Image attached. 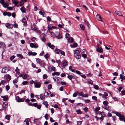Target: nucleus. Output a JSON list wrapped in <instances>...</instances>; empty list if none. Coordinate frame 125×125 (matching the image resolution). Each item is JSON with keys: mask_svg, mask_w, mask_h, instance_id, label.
<instances>
[{"mask_svg": "<svg viewBox=\"0 0 125 125\" xmlns=\"http://www.w3.org/2000/svg\"><path fill=\"white\" fill-rule=\"evenodd\" d=\"M23 100L22 98H19L18 102H23Z\"/></svg>", "mask_w": 125, "mask_h": 125, "instance_id": "nucleus-56", "label": "nucleus"}, {"mask_svg": "<svg viewBox=\"0 0 125 125\" xmlns=\"http://www.w3.org/2000/svg\"><path fill=\"white\" fill-rule=\"evenodd\" d=\"M30 46L31 48H37L38 47V46L37 43H31L30 44Z\"/></svg>", "mask_w": 125, "mask_h": 125, "instance_id": "nucleus-4", "label": "nucleus"}, {"mask_svg": "<svg viewBox=\"0 0 125 125\" xmlns=\"http://www.w3.org/2000/svg\"><path fill=\"white\" fill-rule=\"evenodd\" d=\"M31 65L32 67L33 68H36V69L38 68L36 66L35 64L33 63H31Z\"/></svg>", "mask_w": 125, "mask_h": 125, "instance_id": "nucleus-45", "label": "nucleus"}, {"mask_svg": "<svg viewBox=\"0 0 125 125\" xmlns=\"http://www.w3.org/2000/svg\"><path fill=\"white\" fill-rule=\"evenodd\" d=\"M96 19L99 21H102V20L100 16L98 14H97L96 16Z\"/></svg>", "mask_w": 125, "mask_h": 125, "instance_id": "nucleus-12", "label": "nucleus"}, {"mask_svg": "<svg viewBox=\"0 0 125 125\" xmlns=\"http://www.w3.org/2000/svg\"><path fill=\"white\" fill-rule=\"evenodd\" d=\"M3 2L1 3L3 7L5 8L9 6L8 4L7 3L4 2V0H3Z\"/></svg>", "mask_w": 125, "mask_h": 125, "instance_id": "nucleus-15", "label": "nucleus"}, {"mask_svg": "<svg viewBox=\"0 0 125 125\" xmlns=\"http://www.w3.org/2000/svg\"><path fill=\"white\" fill-rule=\"evenodd\" d=\"M18 82L17 80L16 79L13 80V83L14 84Z\"/></svg>", "mask_w": 125, "mask_h": 125, "instance_id": "nucleus-63", "label": "nucleus"}, {"mask_svg": "<svg viewBox=\"0 0 125 125\" xmlns=\"http://www.w3.org/2000/svg\"><path fill=\"white\" fill-rule=\"evenodd\" d=\"M5 26L8 29L12 28L13 26L12 24L8 23H6Z\"/></svg>", "mask_w": 125, "mask_h": 125, "instance_id": "nucleus-8", "label": "nucleus"}, {"mask_svg": "<svg viewBox=\"0 0 125 125\" xmlns=\"http://www.w3.org/2000/svg\"><path fill=\"white\" fill-rule=\"evenodd\" d=\"M61 83L62 85H66V83L64 82H61Z\"/></svg>", "mask_w": 125, "mask_h": 125, "instance_id": "nucleus-50", "label": "nucleus"}, {"mask_svg": "<svg viewBox=\"0 0 125 125\" xmlns=\"http://www.w3.org/2000/svg\"><path fill=\"white\" fill-rule=\"evenodd\" d=\"M43 104L47 108L48 106V104L47 102L46 101H45L43 103Z\"/></svg>", "mask_w": 125, "mask_h": 125, "instance_id": "nucleus-29", "label": "nucleus"}, {"mask_svg": "<svg viewBox=\"0 0 125 125\" xmlns=\"http://www.w3.org/2000/svg\"><path fill=\"white\" fill-rule=\"evenodd\" d=\"M83 92H81L79 93L78 95L79 96H83Z\"/></svg>", "mask_w": 125, "mask_h": 125, "instance_id": "nucleus-47", "label": "nucleus"}, {"mask_svg": "<svg viewBox=\"0 0 125 125\" xmlns=\"http://www.w3.org/2000/svg\"><path fill=\"white\" fill-rule=\"evenodd\" d=\"M42 40L44 42H45L46 41V39L45 37H43L42 38Z\"/></svg>", "mask_w": 125, "mask_h": 125, "instance_id": "nucleus-64", "label": "nucleus"}, {"mask_svg": "<svg viewBox=\"0 0 125 125\" xmlns=\"http://www.w3.org/2000/svg\"><path fill=\"white\" fill-rule=\"evenodd\" d=\"M84 22L85 24L87 25L88 28H89L90 27V25L89 22L86 20H84Z\"/></svg>", "mask_w": 125, "mask_h": 125, "instance_id": "nucleus-24", "label": "nucleus"}, {"mask_svg": "<svg viewBox=\"0 0 125 125\" xmlns=\"http://www.w3.org/2000/svg\"><path fill=\"white\" fill-rule=\"evenodd\" d=\"M68 65L67 62L66 61H64L63 63V65L64 66L67 65Z\"/></svg>", "mask_w": 125, "mask_h": 125, "instance_id": "nucleus-31", "label": "nucleus"}, {"mask_svg": "<svg viewBox=\"0 0 125 125\" xmlns=\"http://www.w3.org/2000/svg\"><path fill=\"white\" fill-rule=\"evenodd\" d=\"M8 104L7 102H4L2 105V108L4 110H6L7 109Z\"/></svg>", "mask_w": 125, "mask_h": 125, "instance_id": "nucleus-5", "label": "nucleus"}, {"mask_svg": "<svg viewBox=\"0 0 125 125\" xmlns=\"http://www.w3.org/2000/svg\"><path fill=\"white\" fill-rule=\"evenodd\" d=\"M12 3L16 5H17L18 4V2L16 0H12Z\"/></svg>", "mask_w": 125, "mask_h": 125, "instance_id": "nucleus-33", "label": "nucleus"}, {"mask_svg": "<svg viewBox=\"0 0 125 125\" xmlns=\"http://www.w3.org/2000/svg\"><path fill=\"white\" fill-rule=\"evenodd\" d=\"M75 72L77 74L79 75H81V74H82V73H81L80 71H76Z\"/></svg>", "mask_w": 125, "mask_h": 125, "instance_id": "nucleus-48", "label": "nucleus"}, {"mask_svg": "<svg viewBox=\"0 0 125 125\" xmlns=\"http://www.w3.org/2000/svg\"><path fill=\"white\" fill-rule=\"evenodd\" d=\"M81 56L80 55H77L75 57L76 59H79L80 58Z\"/></svg>", "mask_w": 125, "mask_h": 125, "instance_id": "nucleus-60", "label": "nucleus"}, {"mask_svg": "<svg viewBox=\"0 0 125 125\" xmlns=\"http://www.w3.org/2000/svg\"><path fill=\"white\" fill-rule=\"evenodd\" d=\"M31 29L35 31H37V28L35 27H32L31 28Z\"/></svg>", "mask_w": 125, "mask_h": 125, "instance_id": "nucleus-39", "label": "nucleus"}, {"mask_svg": "<svg viewBox=\"0 0 125 125\" xmlns=\"http://www.w3.org/2000/svg\"><path fill=\"white\" fill-rule=\"evenodd\" d=\"M9 71L8 68L6 67H4L2 69L1 71L2 73H6Z\"/></svg>", "mask_w": 125, "mask_h": 125, "instance_id": "nucleus-7", "label": "nucleus"}, {"mask_svg": "<svg viewBox=\"0 0 125 125\" xmlns=\"http://www.w3.org/2000/svg\"><path fill=\"white\" fill-rule=\"evenodd\" d=\"M84 102L85 103H88L90 102V100L89 99L85 100H84Z\"/></svg>", "mask_w": 125, "mask_h": 125, "instance_id": "nucleus-58", "label": "nucleus"}, {"mask_svg": "<svg viewBox=\"0 0 125 125\" xmlns=\"http://www.w3.org/2000/svg\"><path fill=\"white\" fill-rule=\"evenodd\" d=\"M53 79L55 81H57L58 82L60 80V78L58 77H53Z\"/></svg>", "mask_w": 125, "mask_h": 125, "instance_id": "nucleus-17", "label": "nucleus"}, {"mask_svg": "<svg viewBox=\"0 0 125 125\" xmlns=\"http://www.w3.org/2000/svg\"><path fill=\"white\" fill-rule=\"evenodd\" d=\"M115 13L117 15L119 16H121L123 17V16L121 14V12L117 11H116Z\"/></svg>", "mask_w": 125, "mask_h": 125, "instance_id": "nucleus-22", "label": "nucleus"}, {"mask_svg": "<svg viewBox=\"0 0 125 125\" xmlns=\"http://www.w3.org/2000/svg\"><path fill=\"white\" fill-rule=\"evenodd\" d=\"M60 73H59L57 72H56L52 73V76H54L55 75L59 76L60 75Z\"/></svg>", "mask_w": 125, "mask_h": 125, "instance_id": "nucleus-25", "label": "nucleus"}, {"mask_svg": "<svg viewBox=\"0 0 125 125\" xmlns=\"http://www.w3.org/2000/svg\"><path fill=\"white\" fill-rule=\"evenodd\" d=\"M104 94H103L102 95V97L104 99H106L107 98V96L108 95V94L107 93L104 92Z\"/></svg>", "mask_w": 125, "mask_h": 125, "instance_id": "nucleus-13", "label": "nucleus"}, {"mask_svg": "<svg viewBox=\"0 0 125 125\" xmlns=\"http://www.w3.org/2000/svg\"><path fill=\"white\" fill-rule=\"evenodd\" d=\"M48 92H49V91L48 90L45 91V92L44 94V96H45L46 97H48L49 95V94L48 93Z\"/></svg>", "mask_w": 125, "mask_h": 125, "instance_id": "nucleus-20", "label": "nucleus"}, {"mask_svg": "<svg viewBox=\"0 0 125 125\" xmlns=\"http://www.w3.org/2000/svg\"><path fill=\"white\" fill-rule=\"evenodd\" d=\"M20 10L23 13H24L26 12L24 6H23L20 9Z\"/></svg>", "mask_w": 125, "mask_h": 125, "instance_id": "nucleus-26", "label": "nucleus"}, {"mask_svg": "<svg viewBox=\"0 0 125 125\" xmlns=\"http://www.w3.org/2000/svg\"><path fill=\"white\" fill-rule=\"evenodd\" d=\"M54 51L57 54H61L64 56L65 55V52L60 49L56 48L55 49Z\"/></svg>", "mask_w": 125, "mask_h": 125, "instance_id": "nucleus-1", "label": "nucleus"}, {"mask_svg": "<svg viewBox=\"0 0 125 125\" xmlns=\"http://www.w3.org/2000/svg\"><path fill=\"white\" fill-rule=\"evenodd\" d=\"M77 43H74L73 44V47H76L77 46Z\"/></svg>", "mask_w": 125, "mask_h": 125, "instance_id": "nucleus-59", "label": "nucleus"}, {"mask_svg": "<svg viewBox=\"0 0 125 125\" xmlns=\"http://www.w3.org/2000/svg\"><path fill=\"white\" fill-rule=\"evenodd\" d=\"M19 77H22L23 79H25L27 78V76L26 74H23L20 75Z\"/></svg>", "mask_w": 125, "mask_h": 125, "instance_id": "nucleus-16", "label": "nucleus"}, {"mask_svg": "<svg viewBox=\"0 0 125 125\" xmlns=\"http://www.w3.org/2000/svg\"><path fill=\"white\" fill-rule=\"evenodd\" d=\"M17 56L19 57L21 59H22L23 58V56L21 54H18L17 55Z\"/></svg>", "mask_w": 125, "mask_h": 125, "instance_id": "nucleus-34", "label": "nucleus"}, {"mask_svg": "<svg viewBox=\"0 0 125 125\" xmlns=\"http://www.w3.org/2000/svg\"><path fill=\"white\" fill-rule=\"evenodd\" d=\"M15 57V56H14V55H13V56H11L10 57V60L11 61H12L13 60V59H14V58Z\"/></svg>", "mask_w": 125, "mask_h": 125, "instance_id": "nucleus-55", "label": "nucleus"}, {"mask_svg": "<svg viewBox=\"0 0 125 125\" xmlns=\"http://www.w3.org/2000/svg\"><path fill=\"white\" fill-rule=\"evenodd\" d=\"M36 62L42 67H44L45 65V63L43 62L39 58L36 59Z\"/></svg>", "mask_w": 125, "mask_h": 125, "instance_id": "nucleus-2", "label": "nucleus"}, {"mask_svg": "<svg viewBox=\"0 0 125 125\" xmlns=\"http://www.w3.org/2000/svg\"><path fill=\"white\" fill-rule=\"evenodd\" d=\"M124 75H123L122 74H120V79H124Z\"/></svg>", "mask_w": 125, "mask_h": 125, "instance_id": "nucleus-54", "label": "nucleus"}, {"mask_svg": "<svg viewBox=\"0 0 125 125\" xmlns=\"http://www.w3.org/2000/svg\"><path fill=\"white\" fill-rule=\"evenodd\" d=\"M0 47L3 49H4L5 48V44L1 42H0Z\"/></svg>", "mask_w": 125, "mask_h": 125, "instance_id": "nucleus-10", "label": "nucleus"}, {"mask_svg": "<svg viewBox=\"0 0 125 125\" xmlns=\"http://www.w3.org/2000/svg\"><path fill=\"white\" fill-rule=\"evenodd\" d=\"M48 71L49 72H52V71L55 72L56 71V69L53 66H49L48 67Z\"/></svg>", "mask_w": 125, "mask_h": 125, "instance_id": "nucleus-6", "label": "nucleus"}, {"mask_svg": "<svg viewBox=\"0 0 125 125\" xmlns=\"http://www.w3.org/2000/svg\"><path fill=\"white\" fill-rule=\"evenodd\" d=\"M28 54L29 55L35 56L37 55V53L35 52H28Z\"/></svg>", "mask_w": 125, "mask_h": 125, "instance_id": "nucleus-18", "label": "nucleus"}, {"mask_svg": "<svg viewBox=\"0 0 125 125\" xmlns=\"http://www.w3.org/2000/svg\"><path fill=\"white\" fill-rule=\"evenodd\" d=\"M103 103L104 105V106H106L108 104V103L107 101H104L103 102Z\"/></svg>", "mask_w": 125, "mask_h": 125, "instance_id": "nucleus-37", "label": "nucleus"}, {"mask_svg": "<svg viewBox=\"0 0 125 125\" xmlns=\"http://www.w3.org/2000/svg\"><path fill=\"white\" fill-rule=\"evenodd\" d=\"M80 27L81 29L83 31L84 30V25H83L81 24L80 25Z\"/></svg>", "mask_w": 125, "mask_h": 125, "instance_id": "nucleus-38", "label": "nucleus"}, {"mask_svg": "<svg viewBox=\"0 0 125 125\" xmlns=\"http://www.w3.org/2000/svg\"><path fill=\"white\" fill-rule=\"evenodd\" d=\"M10 116L9 115H7L5 116V118L8 120H9L10 118Z\"/></svg>", "mask_w": 125, "mask_h": 125, "instance_id": "nucleus-36", "label": "nucleus"}, {"mask_svg": "<svg viewBox=\"0 0 125 125\" xmlns=\"http://www.w3.org/2000/svg\"><path fill=\"white\" fill-rule=\"evenodd\" d=\"M82 75H80V76H81V77L84 79H85L86 78V76L84 75V74H81Z\"/></svg>", "mask_w": 125, "mask_h": 125, "instance_id": "nucleus-53", "label": "nucleus"}, {"mask_svg": "<svg viewBox=\"0 0 125 125\" xmlns=\"http://www.w3.org/2000/svg\"><path fill=\"white\" fill-rule=\"evenodd\" d=\"M50 55L49 54L47 53L44 55V57L46 59H47L49 57Z\"/></svg>", "mask_w": 125, "mask_h": 125, "instance_id": "nucleus-42", "label": "nucleus"}, {"mask_svg": "<svg viewBox=\"0 0 125 125\" xmlns=\"http://www.w3.org/2000/svg\"><path fill=\"white\" fill-rule=\"evenodd\" d=\"M97 51L100 53H103V49L101 47H98L97 49H96Z\"/></svg>", "mask_w": 125, "mask_h": 125, "instance_id": "nucleus-19", "label": "nucleus"}, {"mask_svg": "<svg viewBox=\"0 0 125 125\" xmlns=\"http://www.w3.org/2000/svg\"><path fill=\"white\" fill-rule=\"evenodd\" d=\"M52 27H53V26H52V25L51 24L50 25L48 24V30L50 31L52 30Z\"/></svg>", "mask_w": 125, "mask_h": 125, "instance_id": "nucleus-27", "label": "nucleus"}, {"mask_svg": "<svg viewBox=\"0 0 125 125\" xmlns=\"http://www.w3.org/2000/svg\"><path fill=\"white\" fill-rule=\"evenodd\" d=\"M80 52L78 50H76L75 51H74V54L78 55Z\"/></svg>", "mask_w": 125, "mask_h": 125, "instance_id": "nucleus-32", "label": "nucleus"}, {"mask_svg": "<svg viewBox=\"0 0 125 125\" xmlns=\"http://www.w3.org/2000/svg\"><path fill=\"white\" fill-rule=\"evenodd\" d=\"M103 107L104 109L108 111H110L111 110V108L108 105L104 106H103Z\"/></svg>", "mask_w": 125, "mask_h": 125, "instance_id": "nucleus-11", "label": "nucleus"}, {"mask_svg": "<svg viewBox=\"0 0 125 125\" xmlns=\"http://www.w3.org/2000/svg\"><path fill=\"white\" fill-rule=\"evenodd\" d=\"M100 107H96L95 108V111H98L100 110Z\"/></svg>", "mask_w": 125, "mask_h": 125, "instance_id": "nucleus-52", "label": "nucleus"}, {"mask_svg": "<svg viewBox=\"0 0 125 125\" xmlns=\"http://www.w3.org/2000/svg\"><path fill=\"white\" fill-rule=\"evenodd\" d=\"M34 84L35 88H39L41 85V83L39 82H38L36 80L34 81Z\"/></svg>", "mask_w": 125, "mask_h": 125, "instance_id": "nucleus-3", "label": "nucleus"}, {"mask_svg": "<svg viewBox=\"0 0 125 125\" xmlns=\"http://www.w3.org/2000/svg\"><path fill=\"white\" fill-rule=\"evenodd\" d=\"M76 112L77 114H81L82 113L81 111L79 109L77 110Z\"/></svg>", "mask_w": 125, "mask_h": 125, "instance_id": "nucleus-41", "label": "nucleus"}, {"mask_svg": "<svg viewBox=\"0 0 125 125\" xmlns=\"http://www.w3.org/2000/svg\"><path fill=\"white\" fill-rule=\"evenodd\" d=\"M73 39L72 37H70L69 38L68 41L70 43L72 42H73Z\"/></svg>", "mask_w": 125, "mask_h": 125, "instance_id": "nucleus-35", "label": "nucleus"}, {"mask_svg": "<svg viewBox=\"0 0 125 125\" xmlns=\"http://www.w3.org/2000/svg\"><path fill=\"white\" fill-rule=\"evenodd\" d=\"M84 51H85V52H84L82 56L84 58H86V55L87 53L86 52V51L85 50H84Z\"/></svg>", "mask_w": 125, "mask_h": 125, "instance_id": "nucleus-28", "label": "nucleus"}, {"mask_svg": "<svg viewBox=\"0 0 125 125\" xmlns=\"http://www.w3.org/2000/svg\"><path fill=\"white\" fill-rule=\"evenodd\" d=\"M15 71L17 73H19V71L18 67H17L16 69L15 70Z\"/></svg>", "mask_w": 125, "mask_h": 125, "instance_id": "nucleus-46", "label": "nucleus"}, {"mask_svg": "<svg viewBox=\"0 0 125 125\" xmlns=\"http://www.w3.org/2000/svg\"><path fill=\"white\" fill-rule=\"evenodd\" d=\"M92 98L94 100L97 101V98L95 96H93L92 97Z\"/></svg>", "mask_w": 125, "mask_h": 125, "instance_id": "nucleus-40", "label": "nucleus"}, {"mask_svg": "<svg viewBox=\"0 0 125 125\" xmlns=\"http://www.w3.org/2000/svg\"><path fill=\"white\" fill-rule=\"evenodd\" d=\"M47 76L46 74H44L43 76V78L44 79H45L47 78Z\"/></svg>", "mask_w": 125, "mask_h": 125, "instance_id": "nucleus-43", "label": "nucleus"}, {"mask_svg": "<svg viewBox=\"0 0 125 125\" xmlns=\"http://www.w3.org/2000/svg\"><path fill=\"white\" fill-rule=\"evenodd\" d=\"M52 85L51 84H49L48 86V88L49 89H50L52 88Z\"/></svg>", "mask_w": 125, "mask_h": 125, "instance_id": "nucleus-49", "label": "nucleus"}, {"mask_svg": "<svg viewBox=\"0 0 125 125\" xmlns=\"http://www.w3.org/2000/svg\"><path fill=\"white\" fill-rule=\"evenodd\" d=\"M28 83V82L27 81H25L24 82H23L22 83V84L23 85H25L27 84Z\"/></svg>", "mask_w": 125, "mask_h": 125, "instance_id": "nucleus-61", "label": "nucleus"}, {"mask_svg": "<svg viewBox=\"0 0 125 125\" xmlns=\"http://www.w3.org/2000/svg\"><path fill=\"white\" fill-rule=\"evenodd\" d=\"M94 88L98 90L99 86L97 85H94Z\"/></svg>", "mask_w": 125, "mask_h": 125, "instance_id": "nucleus-44", "label": "nucleus"}, {"mask_svg": "<svg viewBox=\"0 0 125 125\" xmlns=\"http://www.w3.org/2000/svg\"><path fill=\"white\" fill-rule=\"evenodd\" d=\"M116 115L119 117L121 115V114L119 113L118 112H116Z\"/></svg>", "mask_w": 125, "mask_h": 125, "instance_id": "nucleus-51", "label": "nucleus"}, {"mask_svg": "<svg viewBox=\"0 0 125 125\" xmlns=\"http://www.w3.org/2000/svg\"><path fill=\"white\" fill-rule=\"evenodd\" d=\"M66 74L68 75L67 76V78L70 80H71L73 77V76L71 75H69L68 73H67Z\"/></svg>", "mask_w": 125, "mask_h": 125, "instance_id": "nucleus-30", "label": "nucleus"}, {"mask_svg": "<svg viewBox=\"0 0 125 125\" xmlns=\"http://www.w3.org/2000/svg\"><path fill=\"white\" fill-rule=\"evenodd\" d=\"M22 22L23 23L24 26H26L27 25V22L26 19L25 18H23L22 20Z\"/></svg>", "mask_w": 125, "mask_h": 125, "instance_id": "nucleus-23", "label": "nucleus"}, {"mask_svg": "<svg viewBox=\"0 0 125 125\" xmlns=\"http://www.w3.org/2000/svg\"><path fill=\"white\" fill-rule=\"evenodd\" d=\"M77 124L80 125L82 123V122L80 121H77Z\"/></svg>", "mask_w": 125, "mask_h": 125, "instance_id": "nucleus-62", "label": "nucleus"}, {"mask_svg": "<svg viewBox=\"0 0 125 125\" xmlns=\"http://www.w3.org/2000/svg\"><path fill=\"white\" fill-rule=\"evenodd\" d=\"M47 46L52 49H54L55 47V46L53 45H52L50 42H48L47 44Z\"/></svg>", "mask_w": 125, "mask_h": 125, "instance_id": "nucleus-9", "label": "nucleus"}, {"mask_svg": "<svg viewBox=\"0 0 125 125\" xmlns=\"http://www.w3.org/2000/svg\"><path fill=\"white\" fill-rule=\"evenodd\" d=\"M125 117L124 115H121L119 117V119L120 121L123 120Z\"/></svg>", "mask_w": 125, "mask_h": 125, "instance_id": "nucleus-21", "label": "nucleus"}, {"mask_svg": "<svg viewBox=\"0 0 125 125\" xmlns=\"http://www.w3.org/2000/svg\"><path fill=\"white\" fill-rule=\"evenodd\" d=\"M1 97L3 98L4 101H7L8 99V97L7 95L1 96Z\"/></svg>", "mask_w": 125, "mask_h": 125, "instance_id": "nucleus-14", "label": "nucleus"}, {"mask_svg": "<svg viewBox=\"0 0 125 125\" xmlns=\"http://www.w3.org/2000/svg\"><path fill=\"white\" fill-rule=\"evenodd\" d=\"M47 19L48 21H51V19L49 16L47 17Z\"/></svg>", "mask_w": 125, "mask_h": 125, "instance_id": "nucleus-57", "label": "nucleus"}]
</instances>
